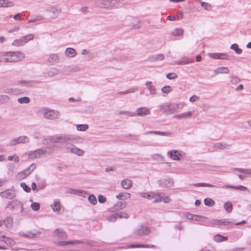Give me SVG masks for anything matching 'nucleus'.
<instances>
[{"instance_id":"f257e3e1","label":"nucleus","mask_w":251,"mask_h":251,"mask_svg":"<svg viewBox=\"0 0 251 251\" xmlns=\"http://www.w3.org/2000/svg\"><path fill=\"white\" fill-rule=\"evenodd\" d=\"M24 57V54L21 51L4 52L0 54V63L16 62L23 60Z\"/></svg>"},{"instance_id":"f03ea898","label":"nucleus","mask_w":251,"mask_h":251,"mask_svg":"<svg viewBox=\"0 0 251 251\" xmlns=\"http://www.w3.org/2000/svg\"><path fill=\"white\" fill-rule=\"evenodd\" d=\"M75 139V137L69 134L55 135L49 138V140L52 143L64 144L66 145V146H68V145Z\"/></svg>"},{"instance_id":"7ed1b4c3","label":"nucleus","mask_w":251,"mask_h":251,"mask_svg":"<svg viewBox=\"0 0 251 251\" xmlns=\"http://www.w3.org/2000/svg\"><path fill=\"white\" fill-rule=\"evenodd\" d=\"M42 113L45 119L50 120L57 119L60 116L59 111L48 108H43Z\"/></svg>"},{"instance_id":"20e7f679","label":"nucleus","mask_w":251,"mask_h":251,"mask_svg":"<svg viewBox=\"0 0 251 251\" xmlns=\"http://www.w3.org/2000/svg\"><path fill=\"white\" fill-rule=\"evenodd\" d=\"M193 185L197 187H211V188H216L218 187L216 185L209 184V183H193ZM219 188H233L236 190H241V191H245L247 189V188L242 186V185H239L237 186H234L232 185H225L223 187H219Z\"/></svg>"},{"instance_id":"39448f33","label":"nucleus","mask_w":251,"mask_h":251,"mask_svg":"<svg viewBox=\"0 0 251 251\" xmlns=\"http://www.w3.org/2000/svg\"><path fill=\"white\" fill-rule=\"evenodd\" d=\"M6 208L12 211H17L20 209L21 213H23L24 210L22 202L17 200L8 201Z\"/></svg>"},{"instance_id":"423d86ee","label":"nucleus","mask_w":251,"mask_h":251,"mask_svg":"<svg viewBox=\"0 0 251 251\" xmlns=\"http://www.w3.org/2000/svg\"><path fill=\"white\" fill-rule=\"evenodd\" d=\"M151 230L145 225H142L137 226L133 231V234L135 236H142L149 234Z\"/></svg>"},{"instance_id":"0eeeda50","label":"nucleus","mask_w":251,"mask_h":251,"mask_svg":"<svg viewBox=\"0 0 251 251\" xmlns=\"http://www.w3.org/2000/svg\"><path fill=\"white\" fill-rule=\"evenodd\" d=\"M125 22L128 25L131 26L134 29H139L141 27L140 25V20L138 17L127 16Z\"/></svg>"},{"instance_id":"6e6552de","label":"nucleus","mask_w":251,"mask_h":251,"mask_svg":"<svg viewBox=\"0 0 251 251\" xmlns=\"http://www.w3.org/2000/svg\"><path fill=\"white\" fill-rule=\"evenodd\" d=\"M48 151L43 149H39L34 151L28 152V157L29 159H35L40 158L46 155Z\"/></svg>"},{"instance_id":"1a4fd4ad","label":"nucleus","mask_w":251,"mask_h":251,"mask_svg":"<svg viewBox=\"0 0 251 251\" xmlns=\"http://www.w3.org/2000/svg\"><path fill=\"white\" fill-rule=\"evenodd\" d=\"M1 197L8 199L12 200L16 196V192L13 188H10L5 190L0 193Z\"/></svg>"},{"instance_id":"9d476101","label":"nucleus","mask_w":251,"mask_h":251,"mask_svg":"<svg viewBox=\"0 0 251 251\" xmlns=\"http://www.w3.org/2000/svg\"><path fill=\"white\" fill-rule=\"evenodd\" d=\"M66 149L67 152H70L71 153L76 154L78 156H82L84 153V151L83 150H82L79 148H78L77 147H75V145H73L72 144H71L69 146H66Z\"/></svg>"},{"instance_id":"9b49d317","label":"nucleus","mask_w":251,"mask_h":251,"mask_svg":"<svg viewBox=\"0 0 251 251\" xmlns=\"http://www.w3.org/2000/svg\"><path fill=\"white\" fill-rule=\"evenodd\" d=\"M29 142V138L27 136H20L11 141L10 145H16L18 144H26Z\"/></svg>"},{"instance_id":"f8f14e48","label":"nucleus","mask_w":251,"mask_h":251,"mask_svg":"<svg viewBox=\"0 0 251 251\" xmlns=\"http://www.w3.org/2000/svg\"><path fill=\"white\" fill-rule=\"evenodd\" d=\"M159 186L162 188L171 187L174 184L173 179L172 178L162 179L158 181Z\"/></svg>"},{"instance_id":"ddd939ff","label":"nucleus","mask_w":251,"mask_h":251,"mask_svg":"<svg viewBox=\"0 0 251 251\" xmlns=\"http://www.w3.org/2000/svg\"><path fill=\"white\" fill-rule=\"evenodd\" d=\"M208 56L214 59L228 60L229 56L224 53H210Z\"/></svg>"},{"instance_id":"4468645a","label":"nucleus","mask_w":251,"mask_h":251,"mask_svg":"<svg viewBox=\"0 0 251 251\" xmlns=\"http://www.w3.org/2000/svg\"><path fill=\"white\" fill-rule=\"evenodd\" d=\"M66 193L68 194L75 195L78 196L85 197L87 192L84 190L75 189L73 188H68Z\"/></svg>"},{"instance_id":"2eb2a0df","label":"nucleus","mask_w":251,"mask_h":251,"mask_svg":"<svg viewBox=\"0 0 251 251\" xmlns=\"http://www.w3.org/2000/svg\"><path fill=\"white\" fill-rule=\"evenodd\" d=\"M95 5L97 7L101 8L110 9V0H97L95 2Z\"/></svg>"},{"instance_id":"dca6fc26","label":"nucleus","mask_w":251,"mask_h":251,"mask_svg":"<svg viewBox=\"0 0 251 251\" xmlns=\"http://www.w3.org/2000/svg\"><path fill=\"white\" fill-rule=\"evenodd\" d=\"M45 11L50 13V18L51 19L56 18L60 13V11L55 7H51L46 9Z\"/></svg>"},{"instance_id":"f3484780","label":"nucleus","mask_w":251,"mask_h":251,"mask_svg":"<svg viewBox=\"0 0 251 251\" xmlns=\"http://www.w3.org/2000/svg\"><path fill=\"white\" fill-rule=\"evenodd\" d=\"M179 108V104L177 103L171 104L167 105V108L165 109V114H172L176 112Z\"/></svg>"},{"instance_id":"a211bd4d","label":"nucleus","mask_w":251,"mask_h":251,"mask_svg":"<svg viewBox=\"0 0 251 251\" xmlns=\"http://www.w3.org/2000/svg\"><path fill=\"white\" fill-rule=\"evenodd\" d=\"M194 62V59H191L186 57H182L179 60L176 61L175 64L182 65L192 63Z\"/></svg>"},{"instance_id":"6ab92c4d","label":"nucleus","mask_w":251,"mask_h":251,"mask_svg":"<svg viewBox=\"0 0 251 251\" xmlns=\"http://www.w3.org/2000/svg\"><path fill=\"white\" fill-rule=\"evenodd\" d=\"M229 70L227 67H220L214 70V75L213 76L218 75V74H228Z\"/></svg>"},{"instance_id":"aec40b11","label":"nucleus","mask_w":251,"mask_h":251,"mask_svg":"<svg viewBox=\"0 0 251 251\" xmlns=\"http://www.w3.org/2000/svg\"><path fill=\"white\" fill-rule=\"evenodd\" d=\"M54 235L60 239H65L67 238V233L62 229H56L54 231Z\"/></svg>"},{"instance_id":"412c9836","label":"nucleus","mask_w":251,"mask_h":251,"mask_svg":"<svg viewBox=\"0 0 251 251\" xmlns=\"http://www.w3.org/2000/svg\"><path fill=\"white\" fill-rule=\"evenodd\" d=\"M168 154L174 160H180V157L181 156V154L177 150L168 151Z\"/></svg>"},{"instance_id":"4be33fe9","label":"nucleus","mask_w":251,"mask_h":251,"mask_svg":"<svg viewBox=\"0 0 251 251\" xmlns=\"http://www.w3.org/2000/svg\"><path fill=\"white\" fill-rule=\"evenodd\" d=\"M137 116H145L150 114V109L147 107H143L138 108L136 109Z\"/></svg>"},{"instance_id":"5701e85b","label":"nucleus","mask_w":251,"mask_h":251,"mask_svg":"<svg viewBox=\"0 0 251 251\" xmlns=\"http://www.w3.org/2000/svg\"><path fill=\"white\" fill-rule=\"evenodd\" d=\"M36 168V164L35 163H32L29 167L21 172L24 174V175H25V177H27L33 172Z\"/></svg>"},{"instance_id":"b1692460","label":"nucleus","mask_w":251,"mask_h":251,"mask_svg":"<svg viewBox=\"0 0 251 251\" xmlns=\"http://www.w3.org/2000/svg\"><path fill=\"white\" fill-rule=\"evenodd\" d=\"M132 181L129 179H125L122 181L121 185L124 189H129L132 186Z\"/></svg>"},{"instance_id":"393cba45","label":"nucleus","mask_w":251,"mask_h":251,"mask_svg":"<svg viewBox=\"0 0 251 251\" xmlns=\"http://www.w3.org/2000/svg\"><path fill=\"white\" fill-rule=\"evenodd\" d=\"M65 55L69 58L74 57L76 55V51L74 48H68L66 50Z\"/></svg>"},{"instance_id":"a878e982","label":"nucleus","mask_w":251,"mask_h":251,"mask_svg":"<svg viewBox=\"0 0 251 251\" xmlns=\"http://www.w3.org/2000/svg\"><path fill=\"white\" fill-rule=\"evenodd\" d=\"M128 248H155V246L154 245H146V244H132L127 246Z\"/></svg>"},{"instance_id":"bb28decb","label":"nucleus","mask_w":251,"mask_h":251,"mask_svg":"<svg viewBox=\"0 0 251 251\" xmlns=\"http://www.w3.org/2000/svg\"><path fill=\"white\" fill-rule=\"evenodd\" d=\"M14 5V3L9 0H0V7H9Z\"/></svg>"},{"instance_id":"cd10ccee","label":"nucleus","mask_w":251,"mask_h":251,"mask_svg":"<svg viewBox=\"0 0 251 251\" xmlns=\"http://www.w3.org/2000/svg\"><path fill=\"white\" fill-rule=\"evenodd\" d=\"M192 114L193 113L191 111L175 115L174 116V118L178 119H185L191 117L192 116Z\"/></svg>"},{"instance_id":"c85d7f7f","label":"nucleus","mask_w":251,"mask_h":251,"mask_svg":"<svg viewBox=\"0 0 251 251\" xmlns=\"http://www.w3.org/2000/svg\"><path fill=\"white\" fill-rule=\"evenodd\" d=\"M164 59V56L163 54H157L150 57L149 59L151 61H156L163 60Z\"/></svg>"},{"instance_id":"c756f323","label":"nucleus","mask_w":251,"mask_h":251,"mask_svg":"<svg viewBox=\"0 0 251 251\" xmlns=\"http://www.w3.org/2000/svg\"><path fill=\"white\" fill-rule=\"evenodd\" d=\"M13 220L11 217H7L3 221V223L5 226L7 228H11L13 226Z\"/></svg>"},{"instance_id":"7c9ffc66","label":"nucleus","mask_w":251,"mask_h":251,"mask_svg":"<svg viewBox=\"0 0 251 251\" xmlns=\"http://www.w3.org/2000/svg\"><path fill=\"white\" fill-rule=\"evenodd\" d=\"M110 9L112 8H120L123 6V3H121L118 0H110Z\"/></svg>"},{"instance_id":"2f4dec72","label":"nucleus","mask_w":251,"mask_h":251,"mask_svg":"<svg viewBox=\"0 0 251 251\" xmlns=\"http://www.w3.org/2000/svg\"><path fill=\"white\" fill-rule=\"evenodd\" d=\"M59 60V56L56 54H51L50 55L49 61L51 63L58 62Z\"/></svg>"},{"instance_id":"473e14b6","label":"nucleus","mask_w":251,"mask_h":251,"mask_svg":"<svg viewBox=\"0 0 251 251\" xmlns=\"http://www.w3.org/2000/svg\"><path fill=\"white\" fill-rule=\"evenodd\" d=\"M227 237H225L221 234H218L214 237V240L216 242H220L227 240Z\"/></svg>"},{"instance_id":"72a5a7b5","label":"nucleus","mask_w":251,"mask_h":251,"mask_svg":"<svg viewBox=\"0 0 251 251\" xmlns=\"http://www.w3.org/2000/svg\"><path fill=\"white\" fill-rule=\"evenodd\" d=\"M126 206L125 203H123L121 201L118 202L112 208L113 211H118L120 209H123Z\"/></svg>"},{"instance_id":"f704fd0d","label":"nucleus","mask_w":251,"mask_h":251,"mask_svg":"<svg viewBox=\"0 0 251 251\" xmlns=\"http://www.w3.org/2000/svg\"><path fill=\"white\" fill-rule=\"evenodd\" d=\"M25 44L22 38L18 39H15L12 43V45L14 46L20 47L23 46Z\"/></svg>"},{"instance_id":"c9c22d12","label":"nucleus","mask_w":251,"mask_h":251,"mask_svg":"<svg viewBox=\"0 0 251 251\" xmlns=\"http://www.w3.org/2000/svg\"><path fill=\"white\" fill-rule=\"evenodd\" d=\"M38 82L37 81L30 80V81H26V80H19L18 81L19 84H24L26 86H32L33 84L38 83Z\"/></svg>"},{"instance_id":"e433bc0d","label":"nucleus","mask_w":251,"mask_h":251,"mask_svg":"<svg viewBox=\"0 0 251 251\" xmlns=\"http://www.w3.org/2000/svg\"><path fill=\"white\" fill-rule=\"evenodd\" d=\"M51 207L53 211L59 212L60 211L61 205L59 202L54 201L51 205Z\"/></svg>"},{"instance_id":"4c0bfd02","label":"nucleus","mask_w":251,"mask_h":251,"mask_svg":"<svg viewBox=\"0 0 251 251\" xmlns=\"http://www.w3.org/2000/svg\"><path fill=\"white\" fill-rule=\"evenodd\" d=\"M20 234L21 236L29 238H34L36 237L37 235L36 233H33L31 231H28L26 233H20Z\"/></svg>"},{"instance_id":"58836bf2","label":"nucleus","mask_w":251,"mask_h":251,"mask_svg":"<svg viewBox=\"0 0 251 251\" xmlns=\"http://www.w3.org/2000/svg\"><path fill=\"white\" fill-rule=\"evenodd\" d=\"M224 207L228 213H230L232 210V204L230 201L226 202L224 203Z\"/></svg>"},{"instance_id":"ea45409f","label":"nucleus","mask_w":251,"mask_h":251,"mask_svg":"<svg viewBox=\"0 0 251 251\" xmlns=\"http://www.w3.org/2000/svg\"><path fill=\"white\" fill-rule=\"evenodd\" d=\"M183 33V30L181 28H176L172 32V35L174 36H180Z\"/></svg>"},{"instance_id":"a19ab883","label":"nucleus","mask_w":251,"mask_h":251,"mask_svg":"<svg viewBox=\"0 0 251 251\" xmlns=\"http://www.w3.org/2000/svg\"><path fill=\"white\" fill-rule=\"evenodd\" d=\"M213 147L217 149H220V150H224L225 149H228V147L229 146L226 145V144H223L221 143H218L216 144H215L213 146Z\"/></svg>"},{"instance_id":"79ce46f5","label":"nucleus","mask_w":251,"mask_h":251,"mask_svg":"<svg viewBox=\"0 0 251 251\" xmlns=\"http://www.w3.org/2000/svg\"><path fill=\"white\" fill-rule=\"evenodd\" d=\"M130 194L128 193H120L116 196L118 199L121 200L122 199H127L130 197Z\"/></svg>"},{"instance_id":"37998d69","label":"nucleus","mask_w":251,"mask_h":251,"mask_svg":"<svg viewBox=\"0 0 251 251\" xmlns=\"http://www.w3.org/2000/svg\"><path fill=\"white\" fill-rule=\"evenodd\" d=\"M34 35L33 34H28L22 37L25 44L27 43L28 41L33 39Z\"/></svg>"},{"instance_id":"c03bdc74","label":"nucleus","mask_w":251,"mask_h":251,"mask_svg":"<svg viewBox=\"0 0 251 251\" xmlns=\"http://www.w3.org/2000/svg\"><path fill=\"white\" fill-rule=\"evenodd\" d=\"M7 167L8 169V175H12L14 172V170L15 168V165L12 163H9L7 165Z\"/></svg>"},{"instance_id":"a18cd8bd","label":"nucleus","mask_w":251,"mask_h":251,"mask_svg":"<svg viewBox=\"0 0 251 251\" xmlns=\"http://www.w3.org/2000/svg\"><path fill=\"white\" fill-rule=\"evenodd\" d=\"M4 92L7 94L15 95L17 94L19 91L17 88H6L4 90Z\"/></svg>"},{"instance_id":"49530a36","label":"nucleus","mask_w":251,"mask_h":251,"mask_svg":"<svg viewBox=\"0 0 251 251\" xmlns=\"http://www.w3.org/2000/svg\"><path fill=\"white\" fill-rule=\"evenodd\" d=\"M230 49L234 50L237 54H241L242 52V50L238 48V46L237 44H232L230 47Z\"/></svg>"},{"instance_id":"de8ad7c7","label":"nucleus","mask_w":251,"mask_h":251,"mask_svg":"<svg viewBox=\"0 0 251 251\" xmlns=\"http://www.w3.org/2000/svg\"><path fill=\"white\" fill-rule=\"evenodd\" d=\"M17 101L20 103H28L30 99L27 97H24L18 99Z\"/></svg>"},{"instance_id":"09e8293b","label":"nucleus","mask_w":251,"mask_h":251,"mask_svg":"<svg viewBox=\"0 0 251 251\" xmlns=\"http://www.w3.org/2000/svg\"><path fill=\"white\" fill-rule=\"evenodd\" d=\"M136 91H137V88H131L126 91L119 92L118 94L119 95H126L128 93H134Z\"/></svg>"},{"instance_id":"8fccbe9b","label":"nucleus","mask_w":251,"mask_h":251,"mask_svg":"<svg viewBox=\"0 0 251 251\" xmlns=\"http://www.w3.org/2000/svg\"><path fill=\"white\" fill-rule=\"evenodd\" d=\"M116 215H117V218H119L127 219L128 218V215L127 213L123 211L116 213Z\"/></svg>"},{"instance_id":"3c124183","label":"nucleus","mask_w":251,"mask_h":251,"mask_svg":"<svg viewBox=\"0 0 251 251\" xmlns=\"http://www.w3.org/2000/svg\"><path fill=\"white\" fill-rule=\"evenodd\" d=\"M44 18L43 16H41V15H37V16H36L35 17H34L33 19L29 20L28 21V23L29 24L31 23H33V22H37V21H42V20H44Z\"/></svg>"},{"instance_id":"603ef678","label":"nucleus","mask_w":251,"mask_h":251,"mask_svg":"<svg viewBox=\"0 0 251 251\" xmlns=\"http://www.w3.org/2000/svg\"><path fill=\"white\" fill-rule=\"evenodd\" d=\"M204 203L205 205L209 206H212L215 204L214 201L210 198L205 199L204 200Z\"/></svg>"},{"instance_id":"864d4df0","label":"nucleus","mask_w":251,"mask_h":251,"mask_svg":"<svg viewBox=\"0 0 251 251\" xmlns=\"http://www.w3.org/2000/svg\"><path fill=\"white\" fill-rule=\"evenodd\" d=\"M88 201L90 203L93 205H95L97 203L96 197L93 194L90 195L88 197Z\"/></svg>"},{"instance_id":"5fc2aeb1","label":"nucleus","mask_w":251,"mask_h":251,"mask_svg":"<svg viewBox=\"0 0 251 251\" xmlns=\"http://www.w3.org/2000/svg\"><path fill=\"white\" fill-rule=\"evenodd\" d=\"M3 241H4L7 245L11 246H13L15 244V241L13 239L6 236L5 238H4Z\"/></svg>"},{"instance_id":"6e6d98bb","label":"nucleus","mask_w":251,"mask_h":251,"mask_svg":"<svg viewBox=\"0 0 251 251\" xmlns=\"http://www.w3.org/2000/svg\"><path fill=\"white\" fill-rule=\"evenodd\" d=\"M88 128V126L87 125H78L76 126V129L79 131H85Z\"/></svg>"},{"instance_id":"4d7b16f0","label":"nucleus","mask_w":251,"mask_h":251,"mask_svg":"<svg viewBox=\"0 0 251 251\" xmlns=\"http://www.w3.org/2000/svg\"><path fill=\"white\" fill-rule=\"evenodd\" d=\"M220 225L226 226L232 224V222L228 219H223L220 220Z\"/></svg>"},{"instance_id":"13d9d810","label":"nucleus","mask_w":251,"mask_h":251,"mask_svg":"<svg viewBox=\"0 0 251 251\" xmlns=\"http://www.w3.org/2000/svg\"><path fill=\"white\" fill-rule=\"evenodd\" d=\"M57 245L60 246H64L68 245H73V242L72 241H59L57 243Z\"/></svg>"},{"instance_id":"bf43d9fd","label":"nucleus","mask_w":251,"mask_h":251,"mask_svg":"<svg viewBox=\"0 0 251 251\" xmlns=\"http://www.w3.org/2000/svg\"><path fill=\"white\" fill-rule=\"evenodd\" d=\"M172 90L171 87L170 86H165L161 89V91L163 93L168 94Z\"/></svg>"},{"instance_id":"052dcab7","label":"nucleus","mask_w":251,"mask_h":251,"mask_svg":"<svg viewBox=\"0 0 251 251\" xmlns=\"http://www.w3.org/2000/svg\"><path fill=\"white\" fill-rule=\"evenodd\" d=\"M31 208L34 211H37L40 209V205L38 202H33L31 204Z\"/></svg>"},{"instance_id":"680f3d73","label":"nucleus","mask_w":251,"mask_h":251,"mask_svg":"<svg viewBox=\"0 0 251 251\" xmlns=\"http://www.w3.org/2000/svg\"><path fill=\"white\" fill-rule=\"evenodd\" d=\"M201 5L204 9L207 10H209L211 8V4L205 2H201Z\"/></svg>"},{"instance_id":"e2e57ef3","label":"nucleus","mask_w":251,"mask_h":251,"mask_svg":"<svg viewBox=\"0 0 251 251\" xmlns=\"http://www.w3.org/2000/svg\"><path fill=\"white\" fill-rule=\"evenodd\" d=\"M21 187L26 192H29L31 190V189L29 187H28L25 183L22 182L20 184Z\"/></svg>"},{"instance_id":"0e129e2a","label":"nucleus","mask_w":251,"mask_h":251,"mask_svg":"<svg viewBox=\"0 0 251 251\" xmlns=\"http://www.w3.org/2000/svg\"><path fill=\"white\" fill-rule=\"evenodd\" d=\"M177 75L175 73H168L166 75V77L169 79H173L177 77Z\"/></svg>"},{"instance_id":"69168bd1","label":"nucleus","mask_w":251,"mask_h":251,"mask_svg":"<svg viewBox=\"0 0 251 251\" xmlns=\"http://www.w3.org/2000/svg\"><path fill=\"white\" fill-rule=\"evenodd\" d=\"M25 177V175L22 172L18 173L16 176V178L17 180H22Z\"/></svg>"},{"instance_id":"338daca9","label":"nucleus","mask_w":251,"mask_h":251,"mask_svg":"<svg viewBox=\"0 0 251 251\" xmlns=\"http://www.w3.org/2000/svg\"><path fill=\"white\" fill-rule=\"evenodd\" d=\"M231 79L230 81L231 83L233 84H236L241 81V79L236 76H233L231 77Z\"/></svg>"},{"instance_id":"774afa93","label":"nucleus","mask_w":251,"mask_h":251,"mask_svg":"<svg viewBox=\"0 0 251 251\" xmlns=\"http://www.w3.org/2000/svg\"><path fill=\"white\" fill-rule=\"evenodd\" d=\"M98 201L100 203H102L106 201V199L104 196L100 195L98 196Z\"/></svg>"}]
</instances>
